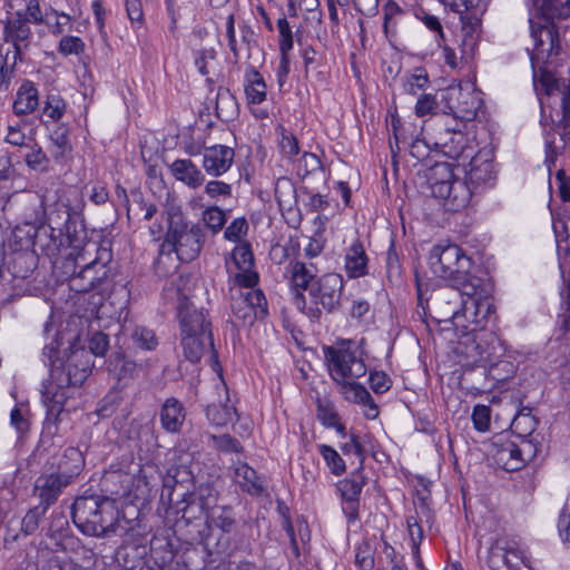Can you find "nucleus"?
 Wrapping results in <instances>:
<instances>
[{
  "mask_svg": "<svg viewBox=\"0 0 570 570\" xmlns=\"http://www.w3.org/2000/svg\"><path fill=\"white\" fill-rule=\"evenodd\" d=\"M244 90L248 105H261L266 100L267 85L254 66L248 65L245 69Z\"/></svg>",
  "mask_w": 570,
  "mask_h": 570,
  "instance_id": "obj_33",
  "label": "nucleus"
},
{
  "mask_svg": "<svg viewBox=\"0 0 570 570\" xmlns=\"http://www.w3.org/2000/svg\"><path fill=\"white\" fill-rule=\"evenodd\" d=\"M202 220L213 236L217 235L227 222V212L218 206H209L202 213Z\"/></svg>",
  "mask_w": 570,
  "mask_h": 570,
  "instance_id": "obj_46",
  "label": "nucleus"
},
{
  "mask_svg": "<svg viewBox=\"0 0 570 570\" xmlns=\"http://www.w3.org/2000/svg\"><path fill=\"white\" fill-rule=\"evenodd\" d=\"M236 415L235 407L230 405H208L206 409V416L210 423L216 426H225L228 423L233 422L234 416Z\"/></svg>",
  "mask_w": 570,
  "mask_h": 570,
  "instance_id": "obj_56",
  "label": "nucleus"
},
{
  "mask_svg": "<svg viewBox=\"0 0 570 570\" xmlns=\"http://www.w3.org/2000/svg\"><path fill=\"white\" fill-rule=\"evenodd\" d=\"M466 296L459 288H455L449 284V287L438 294L439 305H453L442 313L443 320L456 318L461 313L463 314V303Z\"/></svg>",
  "mask_w": 570,
  "mask_h": 570,
  "instance_id": "obj_43",
  "label": "nucleus"
},
{
  "mask_svg": "<svg viewBox=\"0 0 570 570\" xmlns=\"http://www.w3.org/2000/svg\"><path fill=\"white\" fill-rule=\"evenodd\" d=\"M230 306L233 316L244 325H252L255 320H259L258 314L248 307V304L240 297L239 294L233 296Z\"/></svg>",
  "mask_w": 570,
  "mask_h": 570,
  "instance_id": "obj_58",
  "label": "nucleus"
},
{
  "mask_svg": "<svg viewBox=\"0 0 570 570\" xmlns=\"http://www.w3.org/2000/svg\"><path fill=\"white\" fill-rule=\"evenodd\" d=\"M323 353L328 374L336 384L357 380L367 372L363 352L351 340H341L332 346L324 345Z\"/></svg>",
  "mask_w": 570,
  "mask_h": 570,
  "instance_id": "obj_6",
  "label": "nucleus"
},
{
  "mask_svg": "<svg viewBox=\"0 0 570 570\" xmlns=\"http://www.w3.org/2000/svg\"><path fill=\"white\" fill-rule=\"evenodd\" d=\"M35 249L49 258L57 257L62 250V243L58 238V232L42 223H37V238Z\"/></svg>",
  "mask_w": 570,
  "mask_h": 570,
  "instance_id": "obj_36",
  "label": "nucleus"
},
{
  "mask_svg": "<svg viewBox=\"0 0 570 570\" xmlns=\"http://www.w3.org/2000/svg\"><path fill=\"white\" fill-rule=\"evenodd\" d=\"M3 36L4 41L13 46V59L14 63H17L18 60H21L22 51L29 46L32 36L27 18H23L22 11H17L13 18L7 20Z\"/></svg>",
  "mask_w": 570,
  "mask_h": 570,
  "instance_id": "obj_20",
  "label": "nucleus"
},
{
  "mask_svg": "<svg viewBox=\"0 0 570 570\" xmlns=\"http://www.w3.org/2000/svg\"><path fill=\"white\" fill-rule=\"evenodd\" d=\"M58 232V238L62 243V249L72 248L78 252H89L92 244L87 242L88 234L81 210L71 215V218Z\"/></svg>",
  "mask_w": 570,
  "mask_h": 570,
  "instance_id": "obj_19",
  "label": "nucleus"
},
{
  "mask_svg": "<svg viewBox=\"0 0 570 570\" xmlns=\"http://www.w3.org/2000/svg\"><path fill=\"white\" fill-rule=\"evenodd\" d=\"M49 140V151L51 158L56 164H66L72 151L69 126L66 124H57L50 131Z\"/></svg>",
  "mask_w": 570,
  "mask_h": 570,
  "instance_id": "obj_29",
  "label": "nucleus"
},
{
  "mask_svg": "<svg viewBox=\"0 0 570 570\" xmlns=\"http://www.w3.org/2000/svg\"><path fill=\"white\" fill-rule=\"evenodd\" d=\"M186 419V409L176 397H168L160 406L159 421L167 433L177 434L181 431Z\"/></svg>",
  "mask_w": 570,
  "mask_h": 570,
  "instance_id": "obj_26",
  "label": "nucleus"
},
{
  "mask_svg": "<svg viewBox=\"0 0 570 570\" xmlns=\"http://www.w3.org/2000/svg\"><path fill=\"white\" fill-rule=\"evenodd\" d=\"M469 180L456 177L450 185L444 183L436 185L434 197L443 200L444 207L450 212H459L465 208L472 197V189Z\"/></svg>",
  "mask_w": 570,
  "mask_h": 570,
  "instance_id": "obj_18",
  "label": "nucleus"
},
{
  "mask_svg": "<svg viewBox=\"0 0 570 570\" xmlns=\"http://www.w3.org/2000/svg\"><path fill=\"white\" fill-rule=\"evenodd\" d=\"M179 338L183 355L190 363H197L202 358L206 346L213 347L214 345L212 334L179 333Z\"/></svg>",
  "mask_w": 570,
  "mask_h": 570,
  "instance_id": "obj_34",
  "label": "nucleus"
},
{
  "mask_svg": "<svg viewBox=\"0 0 570 570\" xmlns=\"http://www.w3.org/2000/svg\"><path fill=\"white\" fill-rule=\"evenodd\" d=\"M505 549H508V540L505 539H497L490 546L484 558L488 570H501L504 567Z\"/></svg>",
  "mask_w": 570,
  "mask_h": 570,
  "instance_id": "obj_51",
  "label": "nucleus"
},
{
  "mask_svg": "<svg viewBox=\"0 0 570 570\" xmlns=\"http://www.w3.org/2000/svg\"><path fill=\"white\" fill-rule=\"evenodd\" d=\"M456 350L466 357L468 364L481 367L504 356L505 352L499 336L485 328H472L471 335H466Z\"/></svg>",
  "mask_w": 570,
  "mask_h": 570,
  "instance_id": "obj_10",
  "label": "nucleus"
},
{
  "mask_svg": "<svg viewBox=\"0 0 570 570\" xmlns=\"http://www.w3.org/2000/svg\"><path fill=\"white\" fill-rule=\"evenodd\" d=\"M179 333L212 334V322L208 312L197 308L191 302L181 305L177 311Z\"/></svg>",
  "mask_w": 570,
  "mask_h": 570,
  "instance_id": "obj_22",
  "label": "nucleus"
},
{
  "mask_svg": "<svg viewBox=\"0 0 570 570\" xmlns=\"http://www.w3.org/2000/svg\"><path fill=\"white\" fill-rule=\"evenodd\" d=\"M234 475L243 492L256 498L267 495L264 478L246 462L237 461L234 464Z\"/></svg>",
  "mask_w": 570,
  "mask_h": 570,
  "instance_id": "obj_25",
  "label": "nucleus"
},
{
  "mask_svg": "<svg viewBox=\"0 0 570 570\" xmlns=\"http://www.w3.org/2000/svg\"><path fill=\"white\" fill-rule=\"evenodd\" d=\"M469 183L478 188L482 185L492 186L495 179L494 166L491 160H481L474 157L470 161V169L466 171Z\"/></svg>",
  "mask_w": 570,
  "mask_h": 570,
  "instance_id": "obj_39",
  "label": "nucleus"
},
{
  "mask_svg": "<svg viewBox=\"0 0 570 570\" xmlns=\"http://www.w3.org/2000/svg\"><path fill=\"white\" fill-rule=\"evenodd\" d=\"M234 158V148L226 145H213L204 147L202 165L208 175L219 177L230 169Z\"/></svg>",
  "mask_w": 570,
  "mask_h": 570,
  "instance_id": "obj_21",
  "label": "nucleus"
},
{
  "mask_svg": "<svg viewBox=\"0 0 570 570\" xmlns=\"http://www.w3.org/2000/svg\"><path fill=\"white\" fill-rule=\"evenodd\" d=\"M291 273L292 284L297 292H308L312 285H315L320 279L317 276V268L314 264H306L301 261H293L288 265Z\"/></svg>",
  "mask_w": 570,
  "mask_h": 570,
  "instance_id": "obj_35",
  "label": "nucleus"
},
{
  "mask_svg": "<svg viewBox=\"0 0 570 570\" xmlns=\"http://www.w3.org/2000/svg\"><path fill=\"white\" fill-rule=\"evenodd\" d=\"M366 482L367 478L362 466H357L350 478L343 479L337 483V490L343 501L342 510L348 523H354L360 518V497Z\"/></svg>",
  "mask_w": 570,
  "mask_h": 570,
  "instance_id": "obj_14",
  "label": "nucleus"
},
{
  "mask_svg": "<svg viewBox=\"0 0 570 570\" xmlns=\"http://www.w3.org/2000/svg\"><path fill=\"white\" fill-rule=\"evenodd\" d=\"M174 178L189 188L196 189L205 181V176L189 158L176 159L169 165Z\"/></svg>",
  "mask_w": 570,
  "mask_h": 570,
  "instance_id": "obj_30",
  "label": "nucleus"
},
{
  "mask_svg": "<svg viewBox=\"0 0 570 570\" xmlns=\"http://www.w3.org/2000/svg\"><path fill=\"white\" fill-rule=\"evenodd\" d=\"M521 564L528 566V559L522 549L515 542L508 541V549H505L504 567L508 570H520Z\"/></svg>",
  "mask_w": 570,
  "mask_h": 570,
  "instance_id": "obj_63",
  "label": "nucleus"
},
{
  "mask_svg": "<svg viewBox=\"0 0 570 570\" xmlns=\"http://www.w3.org/2000/svg\"><path fill=\"white\" fill-rule=\"evenodd\" d=\"M464 124L456 122L454 127H445L435 146L440 147L442 153L449 158L456 159L464 151L468 145V138L463 131Z\"/></svg>",
  "mask_w": 570,
  "mask_h": 570,
  "instance_id": "obj_27",
  "label": "nucleus"
},
{
  "mask_svg": "<svg viewBox=\"0 0 570 570\" xmlns=\"http://www.w3.org/2000/svg\"><path fill=\"white\" fill-rule=\"evenodd\" d=\"M238 294L248 304V307L258 314L259 320H263L268 315V303L261 288L239 291Z\"/></svg>",
  "mask_w": 570,
  "mask_h": 570,
  "instance_id": "obj_52",
  "label": "nucleus"
},
{
  "mask_svg": "<svg viewBox=\"0 0 570 570\" xmlns=\"http://www.w3.org/2000/svg\"><path fill=\"white\" fill-rule=\"evenodd\" d=\"M481 0H442L443 4L451 11L460 14L463 29L474 31L480 24L478 7Z\"/></svg>",
  "mask_w": 570,
  "mask_h": 570,
  "instance_id": "obj_38",
  "label": "nucleus"
},
{
  "mask_svg": "<svg viewBox=\"0 0 570 570\" xmlns=\"http://www.w3.org/2000/svg\"><path fill=\"white\" fill-rule=\"evenodd\" d=\"M518 446L514 441H505L497 444L494 453L495 462L505 471H518L524 466V459L517 453Z\"/></svg>",
  "mask_w": 570,
  "mask_h": 570,
  "instance_id": "obj_41",
  "label": "nucleus"
},
{
  "mask_svg": "<svg viewBox=\"0 0 570 570\" xmlns=\"http://www.w3.org/2000/svg\"><path fill=\"white\" fill-rule=\"evenodd\" d=\"M279 135L278 145L282 153L293 157L299 154V145L297 138L293 132L287 130L284 126L279 125L276 129Z\"/></svg>",
  "mask_w": 570,
  "mask_h": 570,
  "instance_id": "obj_64",
  "label": "nucleus"
},
{
  "mask_svg": "<svg viewBox=\"0 0 570 570\" xmlns=\"http://www.w3.org/2000/svg\"><path fill=\"white\" fill-rule=\"evenodd\" d=\"M183 285H185L184 278L181 276H177L167 282L161 292V297L165 304H173L176 312L181 305L190 303L187 294L184 292Z\"/></svg>",
  "mask_w": 570,
  "mask_h": 570,
  "instance_id": "obj_44",
  "label": "nucleus"
},
{
  "mask_svg": "<svg viewBox=\"0 0 570 570\" xmlns=\"http://www.w3.org/2000/svg\"><path fill=\"white\" fill-rule=\"evenodd\" d=\"M71 520L82 534L106 538L117 530L119 510L107 495H80L71 504Z\"/></svg>",
  "mask_w": 570,
  "mask_h": 570,
  "instance_id": "obj_2",
  "label": "nucleus"
},
{
  "mask_svg": "<svg viewBox=\"0 0 570 570\" xmlns=\"http://www.w3.org/2000/svg\"><path fill=\"white\" fill-rule=\"evenodd\" d=\"M430 83L429 75L424 68H415L412 73L406 75L403 81L404 92L416 96L419 91L425 90Z\"/></svg>",
  "mask_w": 570,
  "mask_h": 570,
  "instance_id": "obj_53",
  "label": "nucleus"
},
{
  "mask_svg": "<svg viewBox=\"0 0 570 570\" xmlns=\"http://www.w3.org/2000/svg\"><path fill=\"white\" fill-rule=\"evenodd\" d=\"M67 104L58 92H49L42 108V116L58 122L66 114Z\"/></svg>",
  "mask_w": 570,
  "mask_h": 570,
  "instance_id": "obj_48",
  "label": "nucleus"
},
{
  "mask_svg": "<svg viewBox=\"0 0 570 570\" xmlns=\"http://www.w3.org/2000/svg\"><path fill=\"white\" fill-rule=\"evenodd\" d=\"M39 91L36 83L31 80H23L17 90L12 109L17 116H27L32 114L39 107Z\"/></svg>",
  "mask_w": 570,
  "mask_h": 570,
  "instance_id": "obj_31",
  "label": "nucleus"
},
{
  "mask_svg": "<svg viewBox=\"0 0 570 570\" xmlns=\"http://www.w3.org/2000/svg\"><path fill=\"white\" fill-rule=\"evenodd\" d=\"M455 168H459V166H455ZM456 178V175L454 174V166L449 163H435L431 167V173L429 177L430 186H431V193L434 196V188L436 185L445 184L450 185L452 180Z\"/></svg>",
  "mask_w": 570,
  "mask_h": 570,
  "instance_id": "obj_47",
  "label": "nucleus"
},
{
  "mask_svg": "<svg viewBox=\"0 0 570 570\" xmlns=\"http://www.w3.org/2000/svg\"><path fill=\"white\" fill-rule=\"evenodd\" d=\"M92 250L96 252L94 259L87 262L86 252H78L75 264L80 271L73 273L69 278V287L77 293H87L97 289L107 279L112 259L111 248L104 244H92Z\"/></svg>",
  "mask_w": 570,
  "mask_h": 570,
  "instance_id": "obj_7",
  "label": "nucleus"
},
{
  "mask_svg": "<svg viewBox=\"0 0 570 570\" xmlns=\"http://www.w3.org/2000/svg\"><path fill=\"white\" fill-rule=\"evenodd\" d=\"M341 386V393L347 402L358 404L371 400L370 392L355 380H348L337 383Z\"/></svg>",
  "mask_w": 570,
  "mask_h": 570,
  "instance_id": "obj_54",
  "label": "nucleus"
},
{
  "mask_svg": "<svg viewBox=\"0 0 570 570\" xmlns=\"http://www.w3.org/2000/svg\"><path fill=\"white\" fill-rule=\"evenodd\" d=\"M370 258L361 239H354L344 248V271L348 278L367 276Z\"/></svg>",
  "mask_w": 570,
  "mask_h": 570,
  "instance_id": "obj_24",
  "label": "nucleus"
},
{
  "mask_svg": "<svg viewBox=\"0 0 570 570\" xmlns=\"http://www.w3.org/2000/svg\"><path fill=\"white\" fill-rule=\"evenodd\" d=\"M35 238H37V220L18 224L11 232L8 240L11 252L36 250Z\"/></svg>",
  "mask_w": 570,
  "mask_h": 570,
  "instance_id": "obj_37",
  "label": "nucleus"
},
{
  "mask_svg": "<svg viewBox=\"0 0 570 570\" xmlns=\"http://www.w3.org/2000/svg\"><path fill=\"white\" fill-rule=\"evenodd\" d=\"M24 163L33 171L47 174L51 170V156L49 157L40 145L35 142L24 156Z\"/></svg>",
  "mask_w": 570,
  "mask_h": 570,
  "instance_id": "obj_45",
  "label": "nucleus"
},
{
  "mask_svg": "<svg viewBox=\"0 0 570 570\" xmlns=\"http://www.w3.org/2000/svg\"><path fill=\"white\" fill-rule=\"evenodd\" d=\"M539 2V0H535ZM542 12L551 19H567L570 17V0L561 2L560 0H540Z\"/></svg>",
  "mask_w": 570,
  "mask_h": 570,
  "instance_id": "obj_60",
  "label": "nucleus"
},
{
  "mask_svg": "<svg viewBox=\"0 0 570 570\" xmlns=\"http://www.w3.org/2000/svg\"><path fill=\"white\" fill-rule=\"evenodd\" d=\"M219 493L210 484H200L193 493L184 495L180 503L176 505V513L181 514L186 525L198 522L196 530L202 528L208 511L218 502Z\"/></svg>",
  "mask_w": 570,
  "mask_h": 570,
  "instance_id": "obj_12",
  "label": "nucleus"
},
{
  "mask_svg": "<svg viewBox=\"0 0 570 570\" xmlns=\"http://www.w3.org/2000/svg\"><path fill=\"white\" fill-rule=\"evenodd\" d=\"M59 341L52 340L49 344L45 345L42 350V361L49 367L50 374H68L75 373L83 368L85 380L91 371V360L89 353L83 347L69 346L63 351L62 356L59 351Z\"/></svg>",
  "mask_w": 570,
  "mask_h": 570,
  "instance_id": "obj_11",
  "label": "nucleus"
},
{
  "mask_svg": "<svg viewBox=\"0 0 570 570\" xmlns=\"http://www.w3.org/2000/svg\"><path fill=\"white\" fill-rule=\"evenodd\" d=\"M48 509L45 505H36L28 510L21 521V531L24 535H31L39 529L40 520L45 517Z\"/></svg>",
  "mask_w": 570,
  "mask_h": 570,
  "instance_id": "obj_59",
  "label": "nucleus"
},
{
  "mask_svg": "<svg viewBox=\"0 0 570 570\" xmlns=\"http://www.w3.org/2000/svg\"><path fill=\"white\" fill-rule=\"evenodd\" d=\"M429 264L432 273L446 279L455 288L462 289L472 278L470 274L472 261L464 250L455 244H436L431 249Z\"/></svg>",
  "mask_w": 570,
  "mask_h": 570,
  "instance_id": "obj_4",
  "label": "nucleus"
},
{
  "mask_svg": "<svg viewBox=\"0 0 570 570\" xmlns=\"http://www.w3.org/2000/svg\"><path fill=\"white\" fill-rule=\"evenodd\" d=\"M530 36L534 42L533 50L547 52V57L558 56L561 52L559 31L551 18L543 13L538 20L529 19Z\"/></svg>",
  "mask_w": 570,
  "mask_h": 570,
  "instance_id": "obj_15",
  "label": "nucleus"
},
{
  "mask_svg": "<svg viewBox=\"0 0 570 570\" xmlns=\"http://www.w3.org/2000/svg\"><path fill=\"white\" fill-rule=\"evenodd\" d=\"M483 367L487 370L488 376L498 383L505 382L512 377L515 372L514 364L511 361L503 358V356L497 358L494 362H490Z\"/></svg>",
  "mask_w": 570,
  "mask_h": 570,
  "instance_id": "obj_50",
  "label": "nucleus"
},
{
  "mask_svg": "<svg viewBox=\"0 0 570 570\" xmlns=\"http://www.w3.org/2000/svg\"><path fill=\"white\" fill-rule=\"evenodd\" d=\"M146 543L126 541L117 550L116 559L127 570L137 568L140 561L148 554Z\"/></svg>",
  "mask_w": 570,
  "mask_h": 570,
  "instance_id": "obj_40",
  "label": "nucleus"
},
{
  "mask_svg": "<svg viewBox=\"0 0 570 570\" xmlns=\"http://www.w3.org/2000/svg\"><path fill=\"white\" fill-rule=\"evenodd\" d=\"M559 267L564 283L560 295L562 299V327L566 332H570V248L566 255L560 258Z\"/></svg>",
  "mask_w": 570,
  "mask_h": 570,
  "instance_id": "obj_42",
  "label": "nucleus"
},
{
  "mask_svg": "<svg viewBox=\"0 0 570 570\" xmlns=\"http://www.w3.org/2000/svg\"><path fill=\"white\" fill-rule=\"evenodd\" d=\"M561 117L557 120L551 119L547 128V119L541 118L540 124L544 128V164L550 170L556 165L558 156L570 145V83L562 80L561 89Z\"/></svg>",
  "mask_w": 570,
  "mask_h": 570,
  "instance_id": "obj_8",
  "label": "nucleus"
},
{
  "mask_svg": "<svg viewBox=\"0 0 570 570\" xmlns=\"http://www.w3.org/2000/svg\"><path fill=\"white\" fill-rule=\"evenodd\" d=\"M38 264L36 250L11 252L4 263L7 272L14 279H27L35 272Z\"/></svg>",
  "mask_w": 570,
  "mask_h": 570,
  "instance_id": "obj_28",
  "label": "nucleus"
},
{
  "mask_svg": "<svg viewBox=\"0 0 570 570\" xmlns=\"http://www.w3.org/2000/svg\"><path fill=\"white\" fill-rule=\"evenodd\" d=\"M461 291L466 295L463 316L475 325L473 328H484L495 312L491 282L481 277L472 278Z\"/></svg>",
  "mask_w": 570,
  "mask_h": 570,
  "instance_id": "obj_9",
  "label": "nucleus"
},
{
  "mask_svg": "<svg viewBox=\"0 0 570 570\" xmlns=\"http://www.w3.org/2000/svg\"><path fill=\"white\" fill-rule=\"evenodd\" d=\"M83 368L70 375L66 374H50L47 382L42 384L41 397L46 406V419L43 422V430L41 443H46V439L51 440L58 434L59 423L62 421V415L69 413L75 409V397L78 389L85 382Z\"/></svg>",
  "mask_w": 570,
  "mask_h": 570,
  "instance_id": "obj_1",
  "label": "nucleus"
},
{
  "mask_svg": "<svg viewBox=\"0 0 570 570\" xmlns=\"http://www.w3.org/2000/svg\"><path fill=\"white\" fill-rule=\"evenodd\" d=\"M130 338L135 347L144 351H154L158 346L155 332L145 326H136L130 333Z\"/></svg>",
  "mask_w": 570,
  "mask_h": 570,
  "instance_id": "obj_55",
  "label": "nucleus"
},
{
  "mask_svg": "<svg viewBox=\"0 0 570 570\" xmlns=\"http://www.w3.org/2000/svg\"><path fill=\"white\" fill-rule=\"evenodd\" d=\"M68 485H70L69 482L49 471L37 478L33 493L39 498V504L49 509Z\"/></svg>",
  "mask_w": 570,
  "mask_h": 570,
  "instance_id": "obj_23",
  "label": "nucleus"
},
{
  "mask_svg": "<svg viewBox=\"0 0 570 570\" xmlns=\"http://www.w3.org/2000/svg\"><path fill=\"white\" fill-rule=\"evenodd\" d=\"M538 421L530 412H520L512 421V429L518 433V436H531L537 429Z\"/></svg>",
  "mask_w": 570,
  "mask_h": 570,
  "instance_id": "obj_62",
  "label": "nucleus"
},
{
  "mask_svg": "<svg viewBox=\"0 0 570 570\" xmlns=\"http://www.w3.org/2000/svg\"><path fill=\"white\" fill-rule=\"evenodd\" d=\"M482 101L478 94L470 90L460 89L456 97V105L450 107L455 119H460L459 124L472 121L478 110L481 108Z\"/></svg>",
  "mask_w": 570,
  "mask_h": 570,
  "instance_id": "obj_32",
  "label": "nucleus"
},
{
  "mask_svg": "<svg viewBox=\"0 0 570 570\" xmlns=\"http://www.w3.org/2000/svg\"><path fill=\"white\" fill-rule=\"evenodd\" d=\"M316 417L327 429L332 428L341 420L334 404L327 400L321 399L316 402Z\"/></svg>",
  "mask_w": 570,
  "mask_h": 570,
  "instance_id": "obj_61",
  "label": "nucleus"
},
{
  "mask_svg": "<svg viewBox=\"0 0 570 570\" xmlns=\"http://www.w3.org/2000/svg\"><path fill=\"white\" fill-rule=\"evenodd\" d=\"M238 525L236 513L230 505L214 504L208 511L202 528L195 530L191 534L193 540L205 542L213 534L215 530L220 531L218 537V544L228 547V535L234 533Z\"/></svg>",
  "mask_w": 570,
  "mask_h": 570,
  "instance_id": "obj_13",
  "label": "nucleus"
},
{
  "mask_svg": "<svg viewBox=\"0 0 570 570\" xmlns=\"http://www.w3.org/2000/svg\"><path fill=\"white\" fill-rule=\"evenodd\" d=\"M47 464L50 465L48 471L71 484L85 468V456L78 448L69 446L62 453L52 456Z\"/></svg>",
  "mask_w": 570,
  "mask_h": 570,
  "instance_id": "obj_16",
  "label": "nucleus"
},
{
  "mask_svg": "<svg viewBox=\"0 0 570 570\" xmlns=\"http://www.w3.org/2000/svg\"><path fill=\"white\" fill-rule=\"evenodd\" d=\"M79 208L71 206L68 198L59 197L51 204L40 202L36 210L35 218L37 223L46 224L51 229L59 230L76 214Z\"/></svg>",
  "mask_w": 570,
  "mask_h": 570,
  "instance_id": "obj_17",
  "label": "nucleus"
},
{
  "mask_svg": "<svg viewBox=\"0 0 570 570\" xmlns=\"http://www.w3.org/2000/svg\"><path fill=\"white\" fill-rule=\"evenodd\" d=\"M350 441L343 443L341 445V450L343 454H355L358 458V466L364 469V462L366 459L367 450L365 448L366 439L368 435L361 436L355 431H350L348 433Z\"/></svg>",
  "mask_w": 570,
  "mask_h": 570,
  "instance_id": "obj_49",
  "label": "nucleus"
},
{
  "mask_svg": "<svg viewBox=\"0 0 570 570\" xmlns=\"http://www.w3.org/2000/svg\"><path fill=\"white\" fill-rule=\"evenodd\" d=\"M167 223L166 242L173 246L178 259L184 263L195 261L206 242L204 227L186 222L178 208L167 212Z\"/></svg>",
  "mask_w": 570,
  "mask_h": 570,
  "instance_id": "obj_5",
  "label": "nucleus"
},
{
  "mask_svg": "<svg viewBox=\"0 0 570 570\" xmlns=\"http://www.w3.org/2000/svg\"><path fill=\"white\" fill-rule=\"evenodd\" d=\"M318 452L324 459L330 471L334 475H342L346 471V465L338 452L327 444H320Z\"/></svg>",
  "mask_w": 570,
  "mask_h": 570,
  "instance_id": "obj_57",
  "label": "nucleus"
},
{
  "mask_svg": "<svg viewBox=\"0 0 570 570\" xmlns=\"http://www.w3.org/2000/svg\"><path fill=\"white\" fill-rule=\"evenodd\" d=\"M344 291V279L341 274L326 273L320 276V279L307 292L308 303L302 292L294 296V304L312 322L320 323L323 313L328 315L337 313L342 307V294Z\"/></svg>",
  "mask_w": 570,
  "mask_h": 570,
  "instance_id": "obj_3",
  "label": "nucleus"
}]
</instances>
